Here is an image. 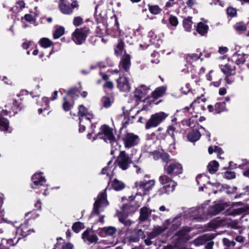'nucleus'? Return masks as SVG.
I'll list each match as a JSON object with an SVG mask.
<instances>
[{
    "mask_svg": "<svg viewBox=\"0 0 249 249\" xmlns=\"http://www.w3.org/2000/svg\"><path fill=\"white\" fill-rule=\"evenodd\" d=\"M78 116L79 119V129L80 132L85 130L86 126L90 125L91 128L93 130L95 126L92 124V120L94 119L93 114L88 110V109L83 105L79 107Z\"/></svg>",
    "mask_w": 249,
    "mask_h": 249,
    "instance_id": "nucleus-1",
    "label": "nucleus"
},
{
    "mask_svg": "<svg viewBox=\"0 0 249 249\" xmlns=\"http://www.w3.org/2000/svg\"><path fill=\"white\" fill-rule=\"evenodd\" d=\"M97 138L104 139L107 142L110 143L112 148L115 147V150L117 149L116 147H119L118 145L117 141L115 140L112 130L106 125H104L101 127L100 132H98L96 137L93 138V140H95Z\"/></svg>",
    "mask_w": 249,
    "mask_h": 249,
    "instance_id": "nucleus-2",
    "label": "nucleus"
},
{
    "mask_svg": "<svg viewBox=\"0 0 249 249\" xmlns=\"http://www.w3.org/2000/svg\"><path fill=\"white\" fill-rule=\"evenodd\" d=\"M159 181L163 185V187L157 192V194L159 195H161L164 193L169 194L173 192L177 185L176 182L165 175L160 177Z\"/></svg>",
    "mask_w": 249,
    "mask_h": 249,
    "instance_id": "nucleus-3",
    "label": "nucleus"
},
{
    "mask_svg": "<svg viewBox=\"0 0 249 249\" xmlns=\"http://www.w3.org/2000/svg\"><path fill=\"white\" fill-rule=\"evenodd\" d=\"M168 116V115L164 112H159L152 114L145 124V128L149 129L158 126Z\"/></svg>",
    "mask_w": 249,
    "mask_h": 249,
    "instance_id": "nucleus-4",
    "label": "nucleus"
},
{
    "mask_svg": "<svg viewBox=\"0 0 249 249\" xmlns=\"http://www.w3.org/2000/svg\"><path fill=\"white\" fill-rule=\"evenodd\" d=\"M106 190L107 188L98 195L97 199L95 201L93 205L92 213L99 214L103 210L104 208L108 205V202L107 200Z\"/></svg>",
    "mask_w": 249,
    "mask_h": 249,
    "instance_id": "nucleus-5",
    "label": "nucleus"
},
{
    "mask_svg": "<svg viewBox=\"0 0 249 249\" xmlns=\"http://www.w3.org/2000/svg\"><path fill=\"white\" fill-rule=\"evenodd\" d=\"M90 30L88 27L77 28L72 34L73 40L76 44L80 45L85 42L86 38L89 34Z\"/></svg>",
    "mask_w": 249,
    "mask_h": 249,
    "instance_id": "nucleus-6",
    "label": "nucleus"
},
{
    "mask_svg": "<svg viewBox=\"0 0 249 249\" xmlns=\"http://www.w3.org/2000/svg\"><path fill=\"white\" fill-rule=\"evenodd\" d=\"M116 162L119 167L123 170L128 169L130 164L132 163L131 159L125 151H121L118 157Z\"/></svg>",
    "mask_w": 249,
    "mask_h": 249,
    "instance_id": "nucleus-7",
    "label": "nucleus"
},
{
    "mask_svg": "<svg viewBox=\"0 0 249 249\" xmlns=\"http://www.w3.org/2000/svg\"><path fill=\"white\" fill-rule=\"evenodd\" d=\"M167 173L172 176H176L182 174L183 171L182 166L178 162H172L169 163L165 168Z\"/></svg>",
    "mask_w": 249,
    "mask_h": 249,
    "instance_id": "nucleus-8",
    "label": "nucleus"
},
{
    "mask_svg": "<svg viewBox=\"0 0 249 249\" xmlns=\"http://www.w3.org/2000/svg\"><path fill=\"white\" fill-rule=\"evenodd\" d=\"M155 181L153 179L146 180L144 179L136 182L135 186L139 190L143 191V194L146 195V192L149 191L154 186Z\"/></svg>",
    "mask_w": 249,
    "mask_h": 249,
    "instance_id": "nucleus-9",
    "label": "nucleus"
},
{
    "mask_svg": "<svg viewBox=\"0 0 249 249\" xmlns=\"http://www.w3.org/2000/svg\"><path fill=\"white\" fill-rule=\"evenodd\" d=\"M124 146L130 148L137 145L140 142L139 137L132 133H127L124 139Z\"/></svg>",
    "mask_w": 249,
    "mask_h": 249,
    "instance_id": "nucleus-10",
    "label": "nucleus"
},
{
    "mask_svg": "<svg viewBox=\"0 0 249 249\" xmlns=\"http://www.w3.org/2000/svg\"><path fill=\"white\" fill-rule=\"evenodd\" d=\"M117 87L121 91L124 92L130 91L131 86L128 78L123 76H120L117 80Z\"/></svg>",
    "mask_w": 249,
    "mask_h": 249,
    "instance_id": "nucleus-11",
    "label": "nucleus"
},
{
    "mask_svg": "<svg viewBox=\"0 0 249 249\" xmlns=\"http://www.w3.org/2000/svg\"><path fill=\"white\" fill-rule=\"evenodd\" d=\"M11 111L10 110H2L0 113V130L1 131H7L9 128V121L6 118L9 116V113Z\"/></svg>",
    "mask_w": 249,
    "mask_h": 249,
    "instance_id": "nucleus-12",
    "label": "nucleus"
},
{
    "mask_svg": "<svg viewBox=\"0 0 249 249\" xmlns=\"http://www.w3.org/2000/svg\"><path fill=\"white\" fill-rule=\"evenodd\" d=\"M42 173H35L32 177L33 183L31 185L34 189H38L43 183L46 181L44 177L41 176Z\"/></svg>",
    "mask_w": 249,
    "mask_h": 249,
    "instance_id": "nucleus-13",
    "label": "nucleus"
},
{
    "mask_svg": "<svg viewBox=\"0 0 249 249\" xmlns=\"http://www.w3.org/2000/svg\"><path fill=\"white\" fill-rule=\"evenodd\" d=\"M149 89V87L141 85L136 89L134 91V96L137 99L141 100L148 93Z\"/></svg>",
    "mask_w": 249,
    "mask_h": 249,
    "instance_id": "nucleus-14",
    "label": "nucleus"
},
{
    "mask_svg": "<svg viewBox=\"0 0 249 249\" xmlns=\"http://www.w3.org/2000/svg\"><path fill=\"white\" fill-rule=\"evenodd\" d=\"M82 238L85 242L89 243H96L98 240L97 235L89 230H86L83 233Z\"/></svg>",
    "mask_w": 249,
    "mask_h": 249,
    "instance_id": "nucleus-15",
    "label": "nucleus"
},
{
    "mask_svg": "<svg viewBox=\"0 0 249 249\" xmlns=\"http://www.w3.org/2000/svg\"><path fill=\"white\" fill-rule=\"evenodd\" d=\"M228 206V205L226 203L216 204L210 208L209 210V213L213 215H216L225 210Z\"/></svg>",
    "mask_w": 249,
    "mask_h": 249,
    "instance_id": "nucleus-16",
    "label": "nucleus"
},
{
    "mask_svg": "<svg viewBox=\"0 0 249 249\" xmlns=\"http://www.w3.org/2000/svg\"><path fill=\"white\" fill-rule=\"evenodd\" d=\"M131 65L130 56L126 54L123 57L119 64L120 69H123L127 72L130 68Z\"/></svg>",
    "mask_w": 249,
    "mask_h": 249,
    "instance_id": "nucleus-17",
    "label": "nucleus"
},
{
    "mask_svg": "<svg viewBox=\"0 0 249 249\" xmlns=\"http://www.w3.org/2000/svg\"><path fill=\"white\" fill-rule=\"evenodd\" d=\"M170 224V223L169 220H166L164 221L162 226L158 227V228H156L155 231L152 233H151V235H149V237L151 238L156 236L157 235L162 233L168 229V226Z\"/></svg>",
    "mask_w": 249,
    "mask_h": 249,
    "instance_id": "nucleus-18",
    "label": "nucleus"
},
{
    "mask_svg": "<svg viewBox=\"0 0 249 249\" xmlns=\"http://www.w3.org/2000/svg\"><path fill=\"white\" fill-rule=\"evenodd\" d=\"M235 67L231 65L230 63L227 64L221 67V71L226 75H232L235 73Z\"/></svg>",
    "mask_w": 249,
    "mask_h": 249,
    "instance_id": "nucleus-19",
    "label": "nucleus"
},
{
    "mask_svg": "<svg viewBox=\"0 0 249 249\" xmlns=\"http://www.w3.org/2000/svg\"><path fill=\"white\" fill-rule=\"evenodd\" d=\"M116 229L112 226L104 227L102 229L101 231V235L105 236L106 235L111 236L116 233Z\"/></svg>",
    "mask_w": 249,
    "mask_h": 249,
    "instance_id": "nucleus-20",
    "label": "nucleus"
},
{
    "mask_svg": "<svg viewBox=\"0 0 249 249\" xmlns=\"http://www.w3.org/2000/svg\"><path fill=\"white\" fill-rule=\"evenodd\" d=\"M28 222H25V223L21 224L19 227L17 228V231L20 232L21 234L23 236H26L29 234L31 229L29 228L28 226Z\"/></svg>",
    "mask_w": 249,
    "mask_h": 249,
    "instance_id": "nucleus-21",
    "label": "nucleus"
},
{
    "mask_svg": "<svg viewBox=\"0 0 249 249\" xmlns=\"http://www.w3.org/2000/svg\"><path fill=\"white\" fill-rule=\"evenodd\" d=\"M154 210H150L147 207H143L141 209L140 219L142 221H144L147 219L149 215Z\"/></svg>",
    "mask_w": 249,
    "mask_h": 249,
    "instance_id": "nucleus-22",
    "label": "nucleus"
},
{
    "mask_svg": "<svg viewBox=\"0 0 249 249\" xmlns=\"http://www.w3.org/2000/svg\"><path fill=\"white\" fill-rule=\"evenodd\" d=\"M208 29L209 27L206 23L200 22L197 24L196 31L198 34L203 36L207 33Z\"/></svg>",
    "mask_w": 249,
    "mask_h": 249,
    "instance_id": "nucleus-23",
    "label": "nucleus"
},
{
    "mask_svg": "<svg viewBox=\"0 0 249 249\" xmlns=\"http://www.w3.org/2000/svg\"><path fill=\"white\" fill-rule=\"evenodd\" d=\"M60 11L65 15H71L73 13V10L70 6L63 2H61L59 4Z\"/></svg>",
    "mask_w": 249,
    "mask_h": 249,
    "instance_id": "nucleus-24",
    "label": "nucleus"
},
{
    "mask_svg": "<svg viewBox=\"0 0 249 249\" xmlns=\"http://www.w3.org/2000/svg\"><path fill=\"white\" fill-rule=\"evenodd\" d=\"M176 119L175 118L172 120V124L168 127L167 133L172 137L174 141L175 133L176 131Z\"/></svg>",
    "mask_w": 249,
    "mask_h": 249,
    "instance_id": "nucleus-25",
    "label": "nucleus"
},
{
    "mask_svg": "<svg viewBox=\"0 0 249 249\" xmlns=\"http://www.w3.org/2000/svg\"><path fill=\"white\" fill-rule=\"evenodd\" d=\"M200 136V133L198 130H193L188 134V139L189 141L194 142L198 140Z\"/></svg>",
    "mask_w": 249,
    "mask_h": 249,
    "instance_id": "nucleus-26",
    "label": "nucleus"
},
{
    "mask_svg": "<svg viewBox=\"0 0 249 249\" xmlns=\"http://www.w3.org/2000/svg\"><path fill=\"white\" fill-rule=\"evenodd\" d=\"M219 163L215 160L211 161L207 166V169L210 173H215L218 169Z\"/></svg>",
    "mask_w": 249,
    "mask_h": 249,
    "instance_id": "nucleus-27",
    "label": "nucleus"
},
{
    "mask_svg": "<svg viewBox=\"0 0 249 249\" xmlns=\"http://www.w3.org/2000/svg\"><path fill=\"white\" fill-rule=\"evenodd\" d=\"M231 60L237 64H242L245 61V56L242 54H239L237 53L233 54L232 56Z\"/></svg>",
    "mask_w": 249,
    "mask_h": 249,
    "instance_id": "nucleus-28",
    "label": "nucleus"
},
{
    "mask_svg": "<svg viewBox=\"0 0 249 249\" xmlns=\"http://www.w3.org/2000/svg\"><path fill=\"white\" fill-rule=\"evenodd\" d=\"M166 90V88L164 86H162L157 88L152 93V97L154 98L157 99L162 96Z\"/></svg>",
    "mask_w": 249,
    "mask_h": 249,
    "instance_id": "nucleus-29",
    "label": "nucleus"
},
{
    "mask_svg": "<svg viewBox=\"0 0 249 249\" xmlns=\"http://www.w3.org/2000/svg\"><path fill=\"white\" fill-rule=\"evenodd\" d=\"M112 188L116 191H120L123 190L125 184L122 181L115 178L112 183Z\"/></svg>",
    "mask_w": 249,
    "mask_h": 249,
    "instance_id": "nucleus-30",
    "label": "nucleus"
},
{
    "mask_svg": "<svg viewBox=\"0 0 249 249\" xmlns=\"http://www.w3.org/2000/svg\"><path fill=\"white\" fill-rule=\"evenodd\" d=\"M234 29L239 33H243L247 30L246 25L243 22L236 23L233 26Z\"/></svg>",
    "mask_w": 249,
    "mask_h": 249,
    "instance_id": "nucleus-31",
    "label": "nucleus"
},
{
    "mask_svg": "<svg viewBox=\"0 0 249 249\" xmlns=\"http://www.w3.org/2000/svg\"><path fill=\"white\" fill-rule=\"evenodd\" d=\"M41 46L44 48L50 47L53 45V43L48 38L44 37L40 39L39 42Z\"/></svg>",
    "mask_w": 249,
    "mask_h": 249,
    "instance_id": "nucleus-32",
    "label": "nucleus"
},
{
    "mask_svg": "<svg viewBox=\"0 0 249 249\" xmlns=\"http://www.w3.org/2000/svg\"><path fill=\"white\" fill-rule=\"evenodd\" d=\"M226 110L225 103H217L214 105V110L216 113H220Z\"/></svg>",
    "mask_w": 249,
    "mask_h": 249,
    "instance_id": "nucleus-33",
    "label": "nucleus"
},
{
    "mask_svg": "<svg viewBox=\"0 0 249 249\" xmlns=\"http://www.w3.org/2000/svg\"><path fill=\"white\" fill-rule=\"evenodd\" d=\"M193 22L190 17H188L183 20V26L186 31H191Z\"/></svg>",
    "mask_w": 249,
    "mask_h": 249,
    "instance_id": "nucleus-34",
    "label": "nucleus"
},
{
    "mask_svg": "<svg viewBox=\"0 0 249 249\" xmlns=\"http://www.w3.org/2000/svg\"><path fill=\"white\" fill-rule=\"evenodd\" d=\"M65 32V29L63 27H59L56 29L53 34L54 39H58L61 37Z\"/></svg>",
    "mask_w": 249,
    "mask_h": 249,
    "instance_id": "nucleus-35",
    "label": "nucleus"
},
{
    "mask_svg": "<svg viewBox=\"0 0 249 249\" xmlns=\"http://www.w3.org/2000/svg\"><path fill=\"white\" fill-rule=\"evenodd\" d=\"M197 116L195 115L192 117H191L189 119H188L186 123L188 126L190 127H194L196 126V124L197 123V120H196V117Z\"/></svg>",
    "mask_w": 249,
    "mask_h": 249,
    "instance_id": "nucleus-36",
    "label": "nucleus"
},
{
    "mask_svg": "<svg viewBox=\"0 0 249 249\" xmlns=\"http://www.w3.org/2000/svg\"><path fill=\"white\" fill-rule=\"evenodd\" d=\"M207 239L205 236H200L194 240L193 243L196 246H199L205 244Z\"/></svg>",
    "mask_w": 249,
    "mask_h": 249,
    "instance_id": "nucleus-37",
    "label": "nucleus"
},
{
    "mask_svg": "<svg viewBox=\"0 0 249 249\" xmlns=\"http://www.w3.org/2000/svg\"><path fill=\"white\" fill-rule=\"evenodd\" d=\"M83 224L81 222H76L73 224L72 229L74 232L78 233L83 229Z\"/></svg>",
    "mask_w": 249,
    "mask_h": 249,
    "instance_id": "nucleus-38",
    "label": "nucleus"
},
{
    "mask_svg": "<svg viewBox=\"0 0 249 249\" xmlns=\"http://www.w3.org/2000/svg\"><path fill=\"white\" fill-rule=\"evenodd\" d=\"M207 179V178L205 175H199L196 178V181L198 184L205 185V181Z\"/></svg>",
    "mask_w": 249,
    "mask_h": 249,
    "instance_id": "nucleus-39",
    "label": "nucleus"
},
{
    "mask_svg": "<svg viewBox=\"0 0 249 249\" xmlns=\"http://www.w3.org/2000/svg\"><path fill=\"white\" fill-rule=\"evenodd\" d=\"M197 102V100H195L189 107H185L183 109L184 111H188L190 112L191 110H194L195 112V110H197L196 108L198 107L196 105Z\"/></svg>",
    "mask_w": 249,
    "mask_h": 249,
    "instance_id": "nucleus-40",
    "label": "nucleus"
},
{
    "mask_svg": "<svg viewBox=\"0 0 249 249\" xmlns=\"http://www.w3.org/2000/svg\"><path fill=\"white\" fill-rule=\"evenodd\" d=\"M67 94L72 98L74 99L75 96L78 97L79 96V91L75 88L71 89L68 91Z\"/></svg>",
    "mask_w": 249,
    "mask_h": 249,
    "instance_id": "nucleus-41",
    "label": "nucleus"
},
{
    "mask_svg": "<svg viewBox=\"0 0 249 249\" xmlns=\"http://www.w3.org/2000/svg\"><path fill=\"white\" fill-rule=\"evenodd\" d=\"M149 10L151 13L154 15H157L159 14L161 11V9L158 5L149 6Z\"/></svg>",
    "mask_w": 249,
    "mask_h": 249,
    "instance_id": "nucleus-42",
    "label": "nucleus"
},
{
    "mask_svg": "<svg viewBox=\"0 0 249 249\" xmlns=\"http://www.w3.org/2000/svg\"><path fill=\"white\" fill-rule=\"evenodd\" d=\"M25 217L27 220L29 219H35L39 216V214L37 213L36 211H33L28 212L25 214Z\"/></svg>",
    "mask_w": 249,
    "mask_h": 249,
    "instance_id": "nucleus-43",
    "label": "nucleus"
},
{
    "mask_svg": "<svg viewBox=\"0 0 249 249\" xmlns=\"http://www.w3.org/2000/svg\"><path fill=\"white\" fill-rule=\"evenodd\" d=\"M184 57L188 61L197 60L199 56L196 54L193 53L185 54Z\"/></svg>",
    "mask_w": 249,
    "mask_h": 249,
    "instance_id": "nucleus-44",
    "label": "nucleus"
},
{
    "mask_svg": "<svg viewBox=\"0 0 249 249\" xmlns=\"http://www.w3.org/2000/svg\"><path fill=\"white\" fill-rule=\"evenodd\" d=\"M83 22V19L80 16L75 17L72 21V23L75 26H79L81 25Z\"/></svg>",
    "mask_w": 249,
    "mask_h": 249,
    "instance_id": "nucleus-45",
    "label": "nucleus"
},
{
    "mask_svg": "<svg viewBox=\"0 0 249 249\" xmlns=\"http://www.w3.org/2000/svg\"><path fill=\"white\" fill-rule=\"evenodd\" d=\"M112 163V161L110 160L107 163V166L103 168L102 171L103 174H107V176L109 175V172L112 171V169L110 168L109 165Z\"/></svg>",
    "mask_w": 249,
    "mask_h": 249,
    "instance_id": "nucleus-46",
    "label": "nucleus"
},
{
    "mask_svg": "<svg viewBox=\"0 0 249 249\" xmlns=\"http://www.w3.org/2000/svg\"><path fill=\"white\" fill-rule=\"evenodd\" d=\"M102 102L105 107H108L111 105V102L109 98L107 97H104L102 99Z\"/></svg>",
    "mask_w": 249,
    "mask_h": 249,
    "instance_id": "nucleus-47",
    "label": "nucleus"
},
{
    "mask_svg": "<svg viewBox=\"0 0 249 249\" xmlns=\"http://www.w3.org/2000/svg\"><path fill=\"white\" fill-rule=\"evenodd\" d=\"M124 44L122 42H119L116 48L115 49V54L117 55L121 54L123 52Z\"/></svg>",
    "mask_w": 249,
    "mask_h": 249,
    "instance_id": "nucleus-48",
    "label": "nucleus"
},
{
    "mask_svg": "<svg viewBox=\"0 0 249 249\" xmlns=\"http://www.w3.org/2000/svg\"><path fill=\"white\" fill-rule=\"evenodd\" d=\"M224 177L228 179H232L235 178V173L231 171H228L224 173Z\"/></svg>",
    "mask_w": 249,
    "mask_h": 249,
    "instance_id": "nucleus-49",
    "label": "nucleus"
},
{
    "mask_svg": "<svg viewBox=\"0 0 249 249\" xmlns=\"http://www.w3.org/2000/svg\"><path fill=\"white\" fill-rule=\"evenodd\" d=\"M119 221L125 225H130L131 222L129 220H127L126 217L124 216L122 214L119 215Z\"/></svg>",
    "mask_w": 249,
    "mask_h": 249,
    "instance_id": "nucleus-50",
    "label": "nucleus"
},
{
    "mask_svg": "<svg viewBox=\"0 0 249 249\" xmlns=\"http://www.w3.org/2000/svg\"><path fill=\"white\" fill-rule=\"evenodd\" d=\"M64 102L63 104V108L65 111H69L70 110L73 105L70 104L67 100L65 97L64 98Z\"/></svg>",
    "mask_w": 249,
    "mask_h": 249,
    "instance_id": "nucleus-51",
    "label": "nucleus"
},
{
    "mask_svg": "<svg viewBox=\"0 0 249 249\" xmlns=\"http://www.w3.org/2000/svg\"><path fill=\"white\" fill-rule=\"evenodd\" d=\"M244 212V210L243 208H238L233 209L231 212L229 214L231 215H236L237 214H239L242 213Z\"/></svg>",
    "mask_w": 249,
    "mask_h": 249,
    "instance_id": "nucleus-52",
    "label": "nucleus"
},
{
    "mask_svg": "<svg viewBox=\"0 0 249 249\" xmlns=\"http://www.w3.org/2000/svg\"><path fill=\"white\" fill-rule=\"evenodd\" d=\"M170 23L174 26H176L178 24L177 18L175 16H172L169 18Z\"/></svg>",
    "mask_w": 249,
    "mask_h": 249,
    "instance_id": "nucleus-53",
    "label": "nucleus"
},
{
    "mask_svg": "<svg viewBox=\"0 0 249 249\" xmlns=\"http://www.w3.org/2000/svg\"><path fill=\"white\" fill-rule=\"evenodd\" d=\"M148 36H149L150 38V41L152 43H154L155 40L157 38V36L154 32L152 31H150L148 33Z\"/></svg>",
    "mask_w": 249,
    "mask_h": 249,
    "instance_id": "nucleus-54",
    "label": "nucleus"
},
{
    "mask_svg": "<svg viewBox=\"0 0 249 249\" xmlns=\"http://www.w3.org/2000/svg\"><path fill=\"white\" fill-rule=\"evenodd\" d=\"M227 13L229 15H230L231 17H233L236 15V11L235 9H234L233 8H232V7L228 8L227 9Z\"/></svg>",
    "mask_w": 249,
    "mask_h": 249,
    "instance_id": "nucleus-55",
    "label": "nucleus"
},
{
    "mask_svg": "<svg viewBox=\"0 0 249 249\" xmlns=\"http://www.w3.org/2000/svg\"><path fill=\"white\" fill-rule=\"evenodd\" d=\"M72 10L75 8H78L79 7V4L76 0H72L71 4V7Z\"/></svg>",
    "mask_w": 249,
    "mask_h": 249,
    "instance_id": "nucleus-56",
    "label": "nucleus"
},
{
    "mask_svg": "<svg viewBox=\"0 0 249 249\" xmlns=\"http://www.w3.org/2000/svg\"><path fill=\"white\" fill-rule=\"evenodd\" d=\"M152 155L153 156V158L155 160H157L161 157L160 152L157 151H155L154 152H153L152 153Z\"/></svg>",
    "mask_w": 249,
    "mask_h": 249,
    "instance_id": "nucleus-57",
    "label": "nucleus"
},
{
    "mask_svg": "<svg viewBox=\"0 0 249 249\" xmlns=\"http://www.w3.org/2000/svg\"><path fill=\"white\" fill-rule=\"evenodd\" d=\"M105 88L112 89L113 88V84L111 81H107L104 85Z\"/></svg>",
    "mask_w": 249,
    "mask_h": 249,
    "instance_id": "nucleus-58",
    "label": "nucleus"
},
{
    "mask_svg": "<svg viewBox=\"0 0 249 249\" xmlns=\"http://www.w3.org/2000/svg\"><path fill=\"white\" fill-rule=\"evenodd\" d=\"M73 246L72 244L70 243H67L63 246L62 249H73Z\"/></svg>",
    "mask_w": 249,
    "mask_h": 249,
    "instance_id": "nucleus-59",
    "label": "nucleus"
},
{
    "mask_svg": "<svg viewBox=\"0 0 249 249\" xmlns=\"http://www.w3.org/2000/svg\"><path fill=\"white\" fill-rule=\"evenodd\" d=\"M4 212L1 208L0 209V223H2L3 221H6L4 218Z\"/></svg>",
    "mask_w": 249,
    "mask_h": 249,
    "instance_id": "nucleus-60",
    "label": "nucleus"
},
{
    "mask_svg": "<svg viewBox=\"0 0 249 249\" xmlns=\"http://www.w3.org/2000/svg\"><path fill=\"white\" fill-rule=\"evenodd\" d=\"M16 4H17V7L19 8L20 9H23L25 7V5L24 2L23 1H18L17 2Z\"/></svg>",
    "mask_w": 249,
    "mask_h": 249,
    "instance_id": "nucleus-61",
    "label": "nucleus"
},
{
    "mask_svg": "<svg viewBox=\"0 0 249 249\" xmlns=\"http://www.w3.org/2000/svg\"><path fill=\"white\" fill-rule=\"evenodd\" d=\"M2 80L7 85H12V82L11 80L9 79L6 76H3Z\"/></svg>",
    "mask_w": 249,
    "mask_h": 249,
    "instance_id": "nucleus-62",
    "label": "nucleus"
},
{
    "mask_svg": "<svg viewBox=\"0 0 249 249\" xmlns=\"http://www.w3.org/2000/svg\"><path fill=\"white\" fill-rule=\"evenodd\" d=\"M24 18L26 20L28 21H32L34 20V18L32 17V16L30 14H26L24 16Z\"/></svg>",
    "mask_w": 249,
    "mask_h": 249,
    "instance_id": "nucleus-63",
    "label": "nucleus"
},
{
    "mask_svg": "<svg viewBox=\"0 0 249 249\" xmlns=\"http://www.w3.org/2000/svg\"><path fill=\"white\" fill-rule=\"evenodd\" d=\"M243 174L245 177L249 178V167L246 168L243 170Z\"/></svg>",
    "mask_w": 249,
    "mask_h": 249,
    "instance_id": "nucleus-64",
    "label": "nucleus"
}]
</instances>
